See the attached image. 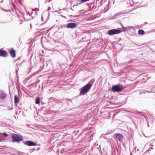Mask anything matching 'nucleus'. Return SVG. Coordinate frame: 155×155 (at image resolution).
<instances>
[{
	"mask_svg": "<svg viewBox=\"0 0 155 155\" xmlns=\"http://www.w3.org/2000/svg\"><path fill=\"white\" fill-rule=\"evenodd\" d=\"M19 101V99L18 97H17V95H15L14 96V102L16 104H17L18 103Z\"/></svg>",
	"mask_w": 155,
	"mask_h": 155,
	"instance_id": "9b49d317",
	"label": "nucleus"
},
{
	"mask_svg": "<svg viewBox=\"0 0 155 155\" xmlns=\"http://www.w3.org/2000/svg\"><path fill=\"white\" fill-rule=\"evenodd\" d=\"M10 54L12 57H15V51L14 50L11 51L10 52Z\"/></svg>",
	"mask_w": 155,
	"mask_h": 155,
	"instance_id": "f8f14e48",
	"label": "nucleus"
},
{
	"mask_svg": "<svg viewBox=\"0 0 155 155\" xmlns=\"http://www.w3.org/2000/svg\"><path fill=\"white\" fill-rule=\"evenodd\" d=\"M79 5V4L78 3V4H77L76 5H74V6H78V5Z\"/></svg>",
	"mask_w": 155,
	"mask_h": 155,
	"instance_id": "a211bd4d",
	"label": "nucleus"
},
{
	"mask_svg": "<svg viewBox=\"0 0 155 155\" xmlns=\"http://www.w3.org/2000/svg\"><path fill=\"white\" fill-rule=\"evenodd\" d=\"M121 31L117 29H114L109 30L107 32L108 34L109 35H112L115 34H118L120 33Z\"/></svg>",
	"mask_w": 155,
	"mask_h": 155,
	"instance_id": "7ed1b4c3",
	"label": "nucleus"
},
{
	"mask_svg": "<svg viewBox=\"0 0 155 155\" xmlns=\"http://www.w3.org/2000/svg\"><path fill=\"white\" fill-rule=\"evenodd\" d=\"M94 79H93L90 81L84 86L81 88L80 94L81 95H84L91 88L94 81Z\"/></svg>",
	"mask_w": 155,
	"mask_h": 155,
	"instance_id": "f257e3e1",
	"label": "nucleus"
},
{
	"mask_svg": "<svg viewBox=\"0 0 155 155\" xmlns=\"http://www.w3.org/2000/svg\"><path fill=\"white\" fill-rule=\"evenodd\" d=\"M12 141L14 142H19L22 140L23 139L22 137L20 135H15L12 137Z\"/></svg>",
	"mask_w": 155,
	"mask_h": 155,
	"instance_id": "f03ea898",
	"label": "nucleus"
},
{
	"mask_svg": "<svg viewBox=\"0 0 155 155\" xmlns=\"http://www.w3.org/2000/svg\"><path fill=\"white\" fill-rule=\"evenodd\" d=\"M138 33L139 34L143 35L144 33V31L142 30H140L138 31Z\"/></svg>",
	"mask_w": 155,
	"mask_h": 155,
	"instance_id": "ddd939ff",
	"label": "nucleus"
},
{
	"mask_svg": "<svg viewBox=\"0 0 155 155\" xmlns=\"http://www.w3.org/2000/svg\"><path fill=\"white\" fill-rule=\"evenodd\" d=\"M116 136L120 142L122 141L124 138L122 134H116Z\"/></svg>",
	"mask_w": 155,
	"mask_h": 155,
	"instance_id": "0eeeda50",
	"label": "nucleus"
},
{
	"mask_svg": "<svg viewBox=\"0 0 155 155\" xmlns=\"http://www.w3.org/2000/svg\"><path fill=\"white\" fill-rule=\"evenodd\" d=\"M0 135H3V133H0Z\"/></svg>",
	"mask_w": 155,
	"mask_h": 155,
	"instance_id": "aec40b11",
	"label": "nucleus"
},
{
	"mask_svg": "<svg viewBox=\"0 0 155 155\" xmlns=\"http://www.w3.org/2000/svg\"><path fill=\"white\" fill-rule=\"evenodd\" d=\"M6 94L3 92V91H1L0 92V97L1 98H5L6 97Z\"/></svg>",
	"mask_w": 155,
	"mask_h": 155,
	"instance_id": "1a4fd4ad",
	"label": "nucleus"
},
{
	"mask_svg": "<svg viewBox=\"0 0 155 155\" xmlns=\"http://www.w3.org/2000/svg\"><path fill=\"white\" fill-rule=\"evenodd\" d=\"M89 0H81V3H84V2H86L89 1Z\"/></svg>",
	"mask_w": 155,
	"mask_h": 155,
	"instance_id": "dca6fc26",
	"label": "nucleus"
},
{
	"mask_svg": "<svg viewBox=\"0 0 155 155\" xmlns=\"http://www.w3.org/2000/svg\"><path fill=\"white\" fill-rule=\"evenodd\" d=\"M3 135L5 137H7L8 135L7 134H6L5 133H3Z\"/></svg>",
	"mask_w": 155,
	"mask_h": 155,
	"instance_id": "f3484780",
	"label": "nucleus"
},
{
	"mask_svg": "<svg viewBox=\"0 0 155 155\" xmlns=\"http://www.w3.org/2000/svg\"><path fill=\"white\" fill-rule=\"evenodd\" d=\"M121 14H122L121 13H120V12L118 13H117L114 16V17H115L114 18H116V17L117 16H118L119 15H121Z\"/></svg>",
	"mask_w": 155,
	"mask_h": 155,
	"instance_id": "2eb2a0df",
	"label": "nucleus"
},
{
	"mask_svg": "<svg viewBox=\"0 0 155 155\" xmlns=\"http://www.w3.org/2000/svg\"><path fill=\"white\" fill-rule=\"evenodd\" d=\"M7 52L4 50L0 49V56L2 57H5L7 55Z\"/></svg>",
	"mask_w": 155,
	"mask_h": 155,
	"instance_id": "6e6552de",
	"label": "nucleus"
},
{
	"mask_svg": "<svg viewBox=\"0 0 155 155\" xmlns=\"http://www.w3.org/2000/svg\"><path fill=\"white\" fill-rule=\"evenodd\" d=\"M40 101H39V98H37L36 100L35 103L37 104H39L40 103Z\"/></svg>",
	"mask_w": 155,
	"mask_h": 155,
	"instance_id": "4468645a",
	"label": "nucleus"
},
{
	"mask_svg": "<svg viewBox=\"0 0 155 155\" xmlns=\"http://www.w3.org/2000/svg\"><path fill=\"white\" fill-rule=\"evenodd\" d=\"M77 26L76 23L73 22L68 23L67 25V27L68 28H75Z\"/></svg>",
	"mask_w": 155,
	"mask_h": 155,
	"instance_id": "423d86ee",
	"label": "nucleus"
},
{
	"mask_svg": "<svg viewBox=\"0 0 155 155\" xmlns=\"http://www.w3.org/2000/svg\"><path fill=\"white\" fill-rule=\"evenodd\" d=\"M38 11H39V9L36 8L32 10L31 13L32 14H34L35 15H36L37 14V13Z\"/></svg>",
	"mask_w": 155,
	"mask_h": 155,
	"instance_id": "9d476101",
	"label": "nucleus"
},
{
	"mask_svg": "<svg viewBox=\"0 0 155 155\" xmlns=\"http://www.w3.org/2000/svg\"><path fill=\"white\" fill-rule=\"evenodd\" d=\"M24 143L25 145L28 146H35L36 145V143L34 142L29 141H25L24 142Z\"/></svg>",
	"mask_w": 155,
	"mask_h": 155,
	"instance_id": "39448f33",
	"label": "nucleus"
},
{
	"mask_svg": "<svg viewBox=\"0 0 155 155\" xmlns=\"http://www.w3.org/2000/svg\"><path fill=\"white\" fill-rule=\"evenodd\" d=\"M112 90L114 92H120L123 90V89L120 86L115 85L112 87Z\"/></svg>",
	"mask_w": 155,
	"mask_h": 155,
	"instance_id": "20e7f679",
	"label": "nucleus"
},
{
	"mask_svg": "<svg viewBox=\"0 0 155 155\" xmlns=\"http://www.w3.org/2000/svg\"><path fill=\"white\" fill-rule=\"evenodd\" d=\"M3 141V140H0V142L2 141Z\"/></svg>",
	"mask_w": 155,
	"mask_h": 155,
	"instance_id": "6ab92c4d",
	"label": "nucleus"
}]
</instances>
